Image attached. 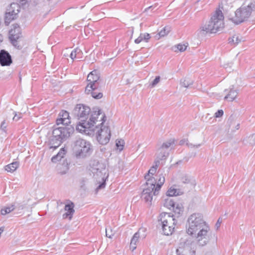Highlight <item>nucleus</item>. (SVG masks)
Returning a JSON list of instances; mask_svg holds the SVG:
<instances>
[{"instance_id": "cd10ccee", "label": "nucleus", "mask_w": 255, "mask_h": 255, "mask_svg": "<svg viewBox=\"0 0 255 255\" xmlns=\"http://www.w3.org/2000/svg\"><path fill=\"white\" fill-rule=\"evenodd\" d=\"M163 206L169 209H171L172 208H174L175 202L171 198L167 197L164 199Z\"/></svg>"}, {"instance_id": "37998d69", "label": "nucleus", "mask_w": 255, "mask_h": 255, "mask_svg": "<svg viewBox=\"0 0 255 255\" xmlns=\"http://www.w3.org/2000/svg\"><path fill=\"white\" fill-rule=\"evenodd\" d=\"M175 214L179 215L181 212H183V208L182 207H179L178 209L175 208V206H174V208H172Z\"/></svg>"}, {"instance_id": "58836bf2", "label": "nucleus", "mask_w": 255, "mask_h": 255, "mask_svg": "<svg viewBox=\"0 0 255 255\" xmlns=\"http://www.w3.org/2000/svg\"><path fill=\"white\" fill-rule=\"evenodd\" d=\"M124 144V141L123 140H119L116 142V146L120 150H122L123 149Z\"/></svg>"}, {"instance_id": "f8f14e48", "label": "nucleus", "mask_w": 255, "mask_h": 255, "mask_svg": "<svg viewBox=\"0 0 255 255\" xmlns=\"http://www.w3.org/2000/svg\"><path fill=\"white\" fill-rule=\"evenodd\" d=\"M13 28L9 32V38L11 44L17 48H22L20 44L21 41V29L17 24H13Z\"/></svg>"}, {"instance_id": "2f4dec72", "label": "nucleus", "mask_w": 255, "mask_h": 255, "mask_svg": "<svg viewBox=\"0 0 255 255\" xmlns=\"http://www.w3.org/2000/svg\"><path fill=\"white\" fill-rule=\"evenodd\" d=\"M174 144V140L173 139H170L162 144V145L160 146V150L162 151L163 149L167 151V149Z\"/></svg>"}, {"instance_id": "4c0bfd02", "label": "nucleus", "mask_w": 255, "mask_h": 255, "mask_svg": "<svg viewBox=\"0 0 255 255\" xmlns=\"http://www.w3.org/2000/svg\"><path fill=\"white\" fill-rule=\"evenodd\" d=\"M115 232H113L111 228H109L108 229H106V235L107 237L109 238H112Z\"/></svg>"}, {"instance_id": "aec40b11", "label": "nucleus", "mask_w": 255, "mask_h": 255, "mask_svg": "<svg viewBox=\"0 0 255 255\" xmlns=\"http://www.w3.org/2000/svg\"><path fill=\"white\" fill-rule=\"evenodd\" d=\"M56 169L59 174L61 175L66 174L69 170L67 160L63 159L62 162L59 163L56 166Z\"/></svg>"}, {"instance_id": "79ce46f5", "label": "nucleus", "mask_w": 255, "mask_h": 255, "mask_svg": "<svg viewBox=\"0 0 255 255\" xmlns=\"http://www.w3.org/2000/svg\"><path fill=\"white\" fill-rule=\"evenodd\" d=\"M181 180L183 183H188L190 181L189 177L186 175H183Z\"/></svg>"}, {"instance_id": "49530a36", "label": "nucleus", "mask_w": 255, "mask_h": 255, "mask_svg": "<svg viewBox=\"0 0 255 255\" xmlns=\"http://www.w3.org/2000/svg\"><path fill=\"white\" fill-rule=\"evenodd\" d=\"M222 222V219L221 218H219L216 224L215 227L217 229H218L220 227L221 224Z\"/></svg>"}, {"instance_id": "1a4fd4ad", "label": "nucleus", "mask_w": 255, "mask_h": 255, "mask_svg": "<svg viewBox=\"0 0 255 255\" xmlns=\"http://www.w3.org/2000/svg\"><path fill=\"white\" fill-rule=\"evenodd\" d=\"M255 10V3H251L247 6H242L237 9L235 16L231 20L236 24H239L247 20L253 10Z\"/></svg>"}, {"instance_id": "39448f33", "label": "nucleus", "mask_w": 255, "mask_h": 255, "mask_svg": "<svg viewBox=\"0 0 255 255\" xmlns=\"http://www.w3.org/2000/svg\"><path fill=\"white\" fill-rule=\"evenodd\" d=\"M94 173L95 178L98 179V186L95 189V194L101 189H104L106 185V180L108 177V173L107 170L106 168L105 165L99 162H96L95 164L93 165L92 170Z\"/></svg>"}, {"instance_id": "603ef678", "label": "nucleus", "mask_w": 255, "mask_h": 255, "mask_svg": "<svg viewBox=\"0 0 255 255\" xmlns=\"http://www.w3.org/2000/svg\"><path fill=\"white\" fill-rule=\"evenodd\" d=\"M3 40V37L0 34V43Z\"/></svg>"}, {"instance_id": "a878e982", "label": "nucleus", "mask_w": 255, "mask_h": 255, "mask_svg": "<svg viewBox=\"0 0 255 255\" xmlns=\"http://www.w3.org/2000/svg\"><path fill=\"white\" fill-rule=\"evenodd\" d=\"M171 30L170 27L165 26L162 30H161L155 36V37L157 39H159L162 37H164L167 35Z\"/></svg>"}, {"instance_id": "6ab92c4d", "label": "nucleus", "mask_w": 255, "mask_h": 255, "mask_svg": "<svg viewBox=\"0 0 255 255\" xmlns=\"http://www.w3.org/2000/svg\"><path fill=\"white\" fill-rule=\"evenodd\" d=\"M179 144L180 145L186 144L189 148H197L200 147L203 143L199 142L194 139H192L191 142H189L187 139H184L180 141Z\"/></svg>"}, {"instance_id": "c85d7f7f", "label": "nucleus", "mask_w": 255, "mask_h": 255, "mask_svg": "<svg viewBox=\"0 0 255 255\" xmlns=\"http://www.w3.org/2000/svg\"><path fill=\"white\" fill-rule=\"evenodd\" d=\"M18 166L19 163L18 162L15 161L5 166V169L8 172H13L16 170Z\"/></svg>"}, {"instance_id": "c03bdc74", "label": "nucleus", "mask_w": 255, "mask_h": 255, "mask_svg": "<svg viewBox=\"0 0 255 255\" xmlns=\"http://www.w3.org/2000/svg\"><path fill=\"white\" fill-rule=\"evenodd\" d=\"M22 117V113H19L18 114L15 113L13 118V120L17 121Z\"/></svg>"}, {"instance_id": "dca6fc26", "label": "nucleus", "mask_w": 255, "mask_h": 255, "mask_svg": "<svg viewBox=\"0 0 255 255\" xmlns=\"http://www.w3.org/2000/svg\"><path fill=\"white\" fill-rule=\"evenodd\" d=\"M85 93L88 95L90 94L96 99H100L103 97V94L97 91V86L94 84L87 85L85 88Z\"/></svg>"}, {"instance_id": "2eb2a0df", "label": "nucleus", "mask_w": 255, "mask_h": 255, "mask_svg": "<svg viewBox=\"0 0 255 255\" xmlns=\"http://www.w3.org/2000/svg\"><path fill=\"white\" fill-rule=\"evenodd\" d=\"M145 230L144 229H140L136 233H135L131 240L130 243V249L133 251L136 248V244L138 242L140 238H144L145 235L144 234Z\"/></svg>"}, {"instance_id": "393cba45", "label": "nucleus", "mask_w": 255, "mask_h": 255, "mask_svg": "<svg viewBox=\"0 0 255 255\" xmlns=\"http://www.w3.org/2000/svg\"><path fill=\"white\" fill-rule=\"evenodd\" d=\"M66 153V150L64 148H61L57 155L54 156L51 158V161L53 162H56L57 161H60L61 162L62 159L64 157V155Z\"/></svg>"}, {"instance_id": "423d86ee", "label": "nucleus", "mask_w": 255, "mask_h": 255, "mask_svg": "<svg viewBox=\"0 0 255 255\" xmlns=\"http://www.w3.org/2000/svg\"><path fill=\"white\" fill-rule=\"evenodd\" d=\"M158 222V225L161 226L164 235L169 236L172 234L176 224V221L173 215L165 212L162 213L159 216Z\"/></svg>"}, {"instance_id": "5701e85b", "label": "nucleus", "mask_w": 255, "mask_h": 255, "mask_svg": "<svg viewBox=\"0 0 255 255\" xmlns=\"http://www.w3.org/2000/svg\"><path fill=\"white\" fill-rule=\"evenodd\" d=\"M234 86L232 85L230 88V91L229 94L226 95L224 99L229 100V101H233L237 97L238 94V91L237 90H234Z\"/></svg>"}, {"instance_id": "9d476101", "label": "nucleus", "mask_w": 255, "mask_h": 255, "mask_svg": "<svg viewBox=\"0 0 255 255\" xmlns=\"http://www.w3.org/2000/svg\"><path fill=\"white\" fill-rule=\"evenodd\" d=\"M148 176H149L145 175V179L147 181L146 182V187L143 190L142 192L141 198L149 205H151L153 195H154L153 192L154 191L156 180L154 178H148Z\"/></svg>"}, {"instance_id": "473e14b6", "label": "nucleus", "mask_w": 255, "mask_h": 255, "mask_svg": "<svg viewBox=\"0 0 255 255\" xmlns=\"http://www.w3.org/2000/svg\"><path fill=\"white\" fill-rule=\"evenodd\" d=\"M14 209V206L13 205H11L10 207H5L3 209H2L0 211L1 214L2 215H5L13 211Z\"/></svg>"}, {"instance_id": "bb28decb", "label": "nucleus", "mask_w": 255, "mask_h": 255, "mask_svg": "<svg viewBox=\"0 0 255 255\" xmlns=\"http://www.w3.org/2000/svg\"><path fill=\"white\" fill-rule=\"evenodd\" d=\"M150 38V36L149 33H140L139 37L134 40V42L136 44H138L143 40H144L145 42H147Z\"/></svg>"}, {"instance_id": "864d4df0", "label": "nucleus", "mask_w": 255, "mask_h": 255, "mask_svg": "<svg viewBox=\"0 0 255 255\" xmlns=\"http://www.w3.org/2000/svg\"><path fill=\"white\" fill-rule=\"evenodd\" d=\"M152 6H149L148 7L146 8L145 9L144 11H147L148 9H150V8H152Z\"/></svg>"}, {"instance_id": "ea45409f", "label": "nucleus", "mask_w": 255, "mask_h": 255, "mask_svg": "<svg viewBox=\"0 0 255 255\" xmlns=\"http://www.w3.org/2000/svg\"><path fill=\"white\" fill-rule=\"evenodd\" d=\"M187 45L186 44H179L176 46L177 48L180 52L184 51L187 48Z\"/></svg>"}, {"instance_id": "20e7f679", "label": "nucleus", "mask_w": 255, "mask_h": 255, "mask_svg": "<svg viewBox=\"0 0 255 255\" xmlns=\"http://www.w3.org/2000/svg\"><path fill=\"white\" fill-rule=\"evenodd\" d=\"M99 122L102 121L100 125L93 126L92 128L84 132L87 134H91L92 132L95 133L98 141L102 145L107 144L111 138V130L109 127L104 126L103 123L106 120V117L104 114H102Z\"/></svg>"}, {"instance_id": "3c124183", "label": "nucleus", "mask_w": 255, "mask_h": 255, "mask_svg": "<svg viewBox=\"0 0 255 255\" xmlns=\"http://www.w3.org/2000/svg\"><path fill=\"white\" fill-rule=\"evenodd\" d=\"M179 207H182L181 205L179 204H176V207L175 206V208L178 209Z\"/></svg>"}, {"instance_id": "09e8293b", "label": "nucleus", "mask_w": 255, "mask_h": 255, "mask_svg": "<svg viewBox=\"0 0 255 255\" xmlns=\"http://www.w3.org/2000/svg\"><path fill=\"white\" fill-rule=\"evenodd\" d=\"M240 124L239 123H238L236 126H235V129H232V130L233 131H235L236 130H237L238 129H239L240 128Z\"/></svg>"}, {"instance_id": "a19ab883", "label": "nucleus", "mask_w": 255, "mask_h": 255, "mask_svg": "<svg viewBox=\"0 0 255 255\" xmlns=\"http://www.w3.org/2000/svg\"><path fill=\"white\" fill-rule=\"evenodd\" d=\"M160 79V76L156 77L155 79L150 84V86H151V87H155L159 82Z\"/></svg>"}, {"instance_id": "f704fd0d", "label": "nucleus", "mask_w": 255, "mask_h": 255, "mask_svg": "<svg viewBox=\"0 0 255 255\" xmlns=\"http://www.w3.org/2000/svg\"><path fill=\"white\" fill-rule=\"evenodd\" d=\"M178 195L177 191L174 188L171 187L167 192L166 196L168 197H170L173 196Z\"/></svg>"}, {"instance_id": "f3484780", "label": "nucleus", "mask_w": 255, "mask_h": 255, "mask_svg": "<svg viewBox=\"0 0 255 255\" xmlns=\"http://www.w3.org/2000/svg\"><path fill=\"white\" fill-rule=\"evenodd\" d=\"M12 63L11 56L8 52L1 50L0 52V64L2 66H9Z\"/></svg>"}, {"instance_id": "c756f323", "label": "nucleus", "mask_w": 255, "mask_h": 255, "mask_svg": "<svg viewBox=\"0 0 255 255\" xmlns=\"http://www.w3.org/2000/svg\"><path fill=\"white\" fill-rule=\"evenodd\" d=\"M154 165H153L148 170V172L146 175L149 176L147 177L148 178H153V177H151L150 176V174L153 175L156 172L157 168L159 165V161L158 160H155L154 162Z\"/></svg>"}, {"instance_id": "4468645a", "label": "nucleus", "mask_w": 255, "mask_h": 255, "mask_svg": "<svg viewBox=\"0 0 255 255\" xmlns=\"http://www.w3.org/2000/svg\"><path fill=\"white\" fill-rule=\"evenodd\" d=\"M19 5L17 3H11L5 14L4 22L6 25H8L12 20L16 18V15L19 11Z\"/></svg>"}, {"instance_id": "f03ea898", "label": "nucleus", "mask_w": 255, "mask_h": 255, "mask_svg": "<svg viewBox=\"0 0 255 255\" xmlns=\"http://www.w3.org/2000/svg\"><path fill=\"white\" fill-rule=\"evenodd\" d=\"M90 108L82 104H78L72 112V115L77 118L79 123L76 126V129L80 132H86L98 122V119L102 114L101 110L93 111L88 121L87 119L90 113Z\"/></svg>"}, {"instance_id": "6e6552de", "label": "nucleus", "mask_w": 255, "mask_h": 255, "mask_svg": "<svg viewBox=\"0 0 255 255\" xmlns=\"http://www.w3.org/2000/svg\"><path fill=\"white\" fill-rule=\"evenodd\" d=\"M73 149L77 158L85 157L89 155L92 151L90 143L80 138L74 141Z\"/></svg>"}, {"instance_id": "a211bd4d", "label": "nucleus", "mask_w": 255, "mask_h": 255, "mask_svg": "<svg viewBox=\"0 0 255 255\" xmlns=\"http://www.w3.org/2000/svg\"><path fill=\"white\" fill-rule=\"evenodd\" d=\"M74 207V204L72 202H70L65 206L64 210L66 212L63 215L64 219L69 218V220H71L73 215L75 212Z\"/></svg>"}, {"instance_id": "de8ad7c7", "label": "nucleus", "mask_w": 255, "mask_h": 255, "mask_svg": "<svg viewBox=\"0 0 255 255\" xmlns=\"http://www.w3.org/2000/svg\"><path fill=\"white\" fill-rule=\"evenodd\" d=\"M6 128V125L5 124V122L4 121H3L1 124V125H0V129L3 131L5 130V129Z\"/></svg>"}, {"instance_id": "9b49d317", "label": "nucleus", "mask_w": 255, "mask_h": 255, "mask_svg": "<svg viewBox=\"0 0 255 255\" xmlns=\"http://www.w3.org/2000/svg\"><path fill=\"white\" fill-rule=\"evenodd\" d=\"M193 246L190 240L182 239L176 249L177 255H195V251L192 248Z\"/></svg>"}, {"instance_id": "b1692460", "label": "nucleus", "mask_w": 255, "mask_h": 255, "mask_svg": "<svg viewBox=\"0 0 255 255\" xmlns=\"http://www.w3.org/2000/svg\"><path fill=\"white\" fill-rule=\"evenodd\" d=\"M165 182V178L164 176L162 175H159V178L158 179V182L156 186H155L154 191L153 194L155 196L157 195L158 194V192L160 189L161 186L164 184Z\"/></svg>"}, {"instance_id": "4be33fe9", "label": "nucleus", "mask_w": 255, "mask_h": 255, "mask_svg": "<svg viewBox=\"0 0 255 255\" xmlns=\"http://www.w3.org/2000/svg\"><path fill=\"white\" fill-rule=\"evenodd\" d=\"M168 156V152L166 150L162 149V150H160V147L158 148L156 152V157L155 160H158L160 164V161L164 160Z\"/></svg>"}, {"instance_id": "a18cd8bd", "label": "nucleus", "mask_w": 255, "mask_h": 255, "mask_svg": "<svg viewBox=\"0 0 255 255\" xmlns=\"http://www.w3.org/2000/svg\"><path fill=\"white\" fill-rule=\"evenodd\" d=\"M223 111L222 110H219L215 114V116L216 118L221 117L223 116Z\"/></svg>"}, {"instance_id": "c9c22d12", "label": "nucleus", "mask_w": 255, "mask_h": 255, "mask_svg": "<svg viewBox=\"0 0 255 255\" xmlns=\"http://www.w3.org/2000/svg\"><path fill=\"white\" fill-rule=\"evenodd\" d=\"M78 52H80V49L76 48L72 51L70 54V57L73 60L77 55H78Z\"/></svg>"}, {"instance_id": "ddd939ff", "label": "nucleus", "mask_w": 255, "mask_h": 255, "mask_svg": "<svg viewBox=\"0 0 255 255\" xmlns=\"http://www.w3.org/2000/svg\"><path fill=\"white\" fill-rule=\"evenodd\" d=\"M209 231L210 228L207 226L197 231L196 235H193L196 238L197 244L199 246L203 247L208 243L211 238Z\"/></svg>"}, {"instance_id": "412c9836", "label": "nucleus", "mask_w": 255, "mask_h": 255, "mask_svg": "<svg viewBox=\"0 0 255 255\" xmlns=\"http://www.w3.org/2000/svg\"><path fill=\"white\" fill-rule=\"evenodd\" d=\"M100 79L99 72L97 70H94L90 72L87 76V80L90 82L89 85L94 84L96 85L98 81Z\"/></svg>"}, {"instance_id": "7c9ffc66", "label": "nucleus", "mask_w": 255, "mask_h": 255, "mask_svg": "<svg viewBox=\"0 0 255 255\" xmlns=\"http://www.w3.org/2000/svg\"><path fill=\"white\" fill-rule=\"evenodd\" d=\"M193 83V81L189 78L186 77L180 81V85L185 88H188Z\"/></svg>"}, {"instance_id": "0eeeda50", "label": "nucleus", "mask_w": 255, "mask_h": 255, "mask_svg": "<svg viewBox=\"0 0 255 255\" xmlns=\"http://www.w3.org/2000/svg\"><path fill=\"white\" fill-rule=\"evenodd\" d=\"M207 226L202 215L199 213H194L191 215L188 219L187 232L190 235H196L197 231Z\"/></svg>"}, {"instance_id": "e433bc0d", "label": "nucleus", "mask_w": 255, "mask_h": 255, "mask_svg": "<svg viewBox=\"0 0 255 255\" xmlns=\"http://www.w3.org/2000/svg\"><path fill=\"white\" fill-rule=\"evenodd\" d=\"M248 142L252 145H255V134H253L247 138Z\"/></svg>"}, {"instance_id": "8fccbe9b", "label": "nucleus", "mask_w": 255, "mask_h": 255, "mask_svg": "<svg viewBox=\"0 0 255 255\" xmlns=\"http://www.w3.org/2000/svg\"><path fill=\"white\" fill-rule=\"evenodd\" d=\"M82 54V52L81 49H80V52H78V55H77V57L78 58H80V56H81Z\"/></svg>"}, {"instance_id": "f257e3e1", "label": "nucleus", "mask_w": 255, "mask_h": 255, "mask_svg": "<svg viewBox=\"0 0 255 255\" xmlns=\"http://www.w3.org/2000/svg\"><path fill=\"white\" fill-rule=\"evenodd\" d=\"M69 113L66 111H62L58 115L56 120L57 125L62 124V126L54 127L52 135L49 139L50 148L56 149L63 142V140L68 138L74 131V128L68 125L70 123Z\"/></svg>"}, {"instance_id": "7ed1b4c3", "label": "nucleus", "mask_w": 255, "mask_h": 255, "mask_svg": "<svg viewBox=\"0 0 255 255\" xmlns=\"http://www.w3.org/2000/svg\"><path fill=\"white\" fill-rule=\"evenodd\" d=\"M224 15L222 10H217L211 17L210 20L202 25L198 30L199 36H204L208 33H215L224 27Z\"/></svg>"}, {"instance_id": "72a5a7b5", "label": "nucleus", "mask_w": 255, "mask_h": 255, "mask_svg": "<svg viewBox=\"0 0 255 255\" xmlns=\"http://www.w3.org/2000/svg\"><path fill=\"white\" fill-rule=\"evenodd\" d=\"M229 41L230 43H233L236 45L241 41V39L239 35H234L232 38L229 39Z\"/></svg>"}]
</instances>
